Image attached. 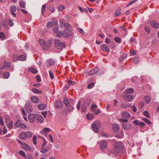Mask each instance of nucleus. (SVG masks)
<instances>
[{
	"instance_id": "nucleus-40",
	"label": "nucleus",
	"mask_w": 159,
	"mask_h": 159,
	"mask_svg": "<svg viewBox=\"0 0 159 159\" xmlns=\"http://www.w3.org/2000/svg\"><path fill=\"white\" fill-rule=\"evenodd\" d=\"M5 34L3 32H0V39L3 40H4L5 38Z\"/></svg>"
},
{
	"instance_id": "nucleus-47",
	"label": "nucleus",
	"mask_w": 159,
	"mask_h": 159,
	"mask_svg": "<svg viewBox=\"0 0 159 159\" xmlns=\"http://www.w3.org/2000/svg\"><path fill=\"white\" fill-rule=\"evenodd\" d=\"M60 22L61 27L62 28L64 26V24L65 23L66 21L64 20H60Z\"/></svg>"
},
{
	"instance_id": "nucleus-30",
	"label": "nucleus",
	"mask_w": 159,
	"mask_h": 159,
	"mask_svg": "<svg viewBox=\"0 0 159 159\" xmlns=\"http://www.w3.org/2000/svg\"><path fill=\"white\" fill-rule=\"evenodd\" d=\"M29 71L32 73L36 74L38 73V70L35 68L33 67H30L29 69Z\"/></svg>"
},
{
	"instance_id": "nucleus-16",
	"label": "nucleus",
	"mask_w": 159,
	"mask_h": 159,
	"mask_svg": "<svg viewBox=\"0 0 159 159\" xmlns=\"http://www.w3.org/2000/svg\"><path fill=\"white\" fill-rule=\"evenodd\" d=\"M100 147L101 150L105 149L107 147L106 142L105 141H102L100 144Z\"/></svg>"
},
{
	"instance_id": "nucleus-36",
	"label": "nucleus",
	"mask_w": 159,
	"mask_h": 159,
	"mask_svg": "<svg viewBox=\"0 0 159 159\" xmlns=\"http://www.w3.org/2000/svg\"><path fill=\"white\" fill-rule=\"evenodd\" d=\"M26 58V57L23 55L20 56L18 57V60L21 61H24L25 60Z\"/></svg>"
},
{
	"instance_id": "nucleus-35",
	"label": "nucleus",
	"mask_w": 159,
	"mask_h": 159,
	"mask_svg": "<svg viewBox=\"0 0 159 159\" xmlns=\"http://www.w3.org/2000/svg\"><path fill=\"white\" fill-rule=\"evenodd\" d=\"M19 4L20 7L22 8H25V3L22 0H20Z\"/></svg>"
},
{
	"instance_id": "nucleus-51",
	"label": "nucleus",
	"mask_w": 159,
	"mask_h": 159,
	"mask_svg": "<svg viewBox=\"0 0 159 159\" xmlns=\"http://www.w3.org/2000/svg\"><path fill=\"white\" fill-rule=\"evenodd\" d=\"M94 83H91L87 85V88L88 89H91L94 86Z\"/></svg>"
},
{
	"instance_id": "nucleus-14",
	"label": "nucleus",
	"mask_w": 159,
	"mask_h": 159,
	"mask_svg": "<svg viewBox=\"0 0 159 159\" xmlns=\"http://www.w3.org/2000/svg\"><path fill=\"white\" fill-rule=\"evenodd\" d=\"M121 115L122 117L125 119H127L130 117L129 113L127 111H123L121 112Z\"/></svg>"
},
{
	"instance_id": "nucleus-46",
	"label": "nucleus",
	"mask_w": 159,
	"mask_h": 159,
	"mask_svg": "<svg viewBox=\"0 0 159 159\" xmlns=\"http://www.w3.org/2000/svg\"><path fill=\"white\" fill-rule=\"evenodd\" d=\"M114 40L117 43H120L121 42L120 39L118 37H116L114 38Z\"/></svg>"
},
{
	"instance_id": "nucleus-42",
	"label": "nucleus",
	"mask_w": 159,
	"mask_h": 159,
	"mask_svg": "<svg viewBox=\"0 0 159 159\" xmlns=\"http://www.w3.org/2000/svg\"><path fill=\"white\" fill-rule=\"evenodd\" d=\"M127 57V55L126 54H124L122 57H120V58H119V61H122L123 60L125 59Z\"/></svg>"
},
{
	"instance_id": "nucleus-4",
	"label": "nucleus",
	"mask_w": 159,
	"mask_h": 159,
	"mask_svg": "<svg viewBox=\"0 0 159 159\" xmlns=\"http://www.w3.org/2000/svg\"><path fill=\"white\" fill-rule=\"evenodd\" d=\"M104 73L103 71L101 70H99L98 67H96L95 68L91 70L89 72V75H93L95 74L96 73L98 74V75H100Z\"/></svg>"
},
{
	"instance_id": "nucleus-53",
	"label": "nucleus",
	"mask_w": 159,
	"mask_h": 159,
	"mask_svg": "<svg viewBox=\"0 0 159 159\" xmlns=\"http://www.w3.org/2000/svg\"><path fill=\"white\" fill-rule=\"evenodd\" d=\"M37 137L35 136H34L33 138V142L34 144L36 145L37 144Z\"/></svg>"
},
{
	"instance_id": "nucleus-6",
	"label": "nucleus",
	"mask_w": 159,
	"mask_h": 159,
	"mask_svg": "<svg viewBox=\"0 0 159 159\" xmlns=\"http://www.w3.org/2000/svg\"><path fill=\"white\" fill-rule=\"evenodd\" d=\"M93 130L96 133L99 132V129L100 127V123L99 121H96L92 125Z\"/></svg>"
},
{
	"instance_id": "nucleus-52",
	"label": "nucleus",
	"mask_w": 159,
	"mask_h": 159,
	"mask_svg": "<svg viewBox=\"0 0 159 159\" xmlns=\"http://www.w3.org/2000/svg\"><path fill=\"white\" fill-rule=\"evenodd\" d=\"M19 154L21 156H22L24 158L25 157H26V155L25 154V153L24 152L22 151H20L19 152Z\"/></svg>"
},
{
	"instance_id": "nucleus-27",
	"label": "nucleus",
	"mask_w": 159,
	"mask_h": 159,
	"mask_svg": "<svg viewBox=\"0 0 159 159\" xmlns=\"http://www.w3.org/2000/svg\"><path fill=\"white\" fill-rule=\"evenodd\" d=\"M22 146L23 148L26 151H29L30 150V147L27 144H24L22 145Z\"/></svg>"
},
{
	"instance_id": "nucleus-5",
	"label": "nucleus",
	"mask_w": 159,
	"mask_h": 159,
	"mask_svg": "<svg viewBox=\"0 0 159 159\" xmlns=\"http://www.w3.org/2000/svg\"><path fill=\"white\" fill-rule=\"evenodd\" d=\"M64 102L65 105L67 107V112H69L74 110V107L70 105V103L67 98H64Z\"/></svg>"
},
{
	"instance_id": "nucleus-31",
	"label": "nucleus",
	"mask_w": 159,
	"mask_h": 159,
	"mask_svg": "<svg viewBox=\"0 0 159 159\" xmlns=\"http://www.w3.org/2000/svg\"><path fill=\"white\" fill-rule=\"evenodd\" d=\"M26 138H30L32 136V133L30 131H27L25 132Z\"/></svg>"
},
{
	"instance_id": "nucleus-3",
	"label": "nucleus",
	"mask_w": 159,
	"mask_h": 159,
	"mask_svg": "<svg viewBox=\"0 0 159 159\" xmlns=\"http://www.w3.org/2000/svg\"><path fill=\"white\" fill-rule=\"evenodd\" d=\"M118 121L120 122H122V126L125 129L129 130L130 129V125L127 123L128 120L127 119L120 118L118 119Z\"/></svg>"
},
{
	"instance_id": "nucleus-7",
	"label": "nucleus",
	"mask_w": 159,
	"mask_h": 159,
	"mask_svg": "<svg viewBox=\"0 0 159 159\" xmlns=\"http://www.w3.org/2000/svg\"><path fill=\"white\" fill-rule=\"evenodd\" d=\"M55 45L57 49H61L65 47V44L64 43L61 42L60 41L56 39L55 40Z\"/></svg>"
},
{
	"instance_id": "nucleus-41",
	"label": "nucleus",
	"mask_w": 159,
	"mask_h": 159,
	"mask_svg": "<svg viewBox=\"0 0 159 159\" xmlns=\"http://www.w3.org/2000/svg\"><path fill=\"white\" fill-rule=\"evenodd\" d=\"M16 7L15 6L11 7L10 10L11 12H15L16 10Z\"/></svg>"
},
{
	"instance_id": "nucleus-19",
	"label": "nucleus",
	"mask_w": 159,
	"mask_h": 159,
	"mask_svg": "<svg viewBox=\"0 0 159 159\" xmlns=\"http://www.w3.org/2000/svg\"><path fill=\"white\" fill-rule=\"evenodd\" d=\"M11 65V63L7 61H5L3 63V65H1V66L2 68H3V69L7 67L9 68Z\"/></svg>"
},
{
	"instance_id": "nucleus-11",
	"label": "nucleus",
	"mask_w": 159,
	"mask_h": 159,
	"mask_svg": "<svg viewBox=\"0 0 159 159\" xmlns=\"http://www.w3.org/2000/svg\"><path fill=\"white\" fill-rule=\"evenodd\" d=\"M101 48L103 51L107 53L109 52L110 51L108 46L105 44L102 45L101 46Z\"/></svg>"
},
{
	"instance_id": "nucleus-10",
	"label": "nucleus",
	"mask_w": 159,
	"mask_h": 159,
	"mask_svg": "<svg viewBox=\"0 0 159 159\" xmlns=\"http://www.w3.org/2000/svg\"><path fill=\"white\" fill-rule=\"evenodd\" d=\"M123 98L125 100L129 101H131L133 99L132 95L127 93H125L123 96Z\"/></svg>"
},
{
	"instance_id": "nucleus-1",
	"label": "nucleus",
	"mask_w": 159,
	"mask_h": 159,
	"mask_svg": "<svg viewBox=\"0 0 159 159\" xmlns=\"http://www.w3.org/2000/svg\"><path fill=\"white\" fill-rule=\"evenodd\" d=\"M123 144L120 142H117L115 143V147L111 151L112 153H114L115 155H116V153L119 152L122 150L123 148Z\"/></svg>"
},
{
	"instance_id": "nucleus-49",
	"label": "nucleus",
	"mask_w": 159,
	"mask_h": 159,
	"mask_svg": "<svg viewBox=\"0 0 159 159\" xmlns=\"http://www.w3.org/2000/svg\"><path fill=\"white\" fill-rule=\"evenodd\" d=\"M53 22H48L47 24V27L48 28H50L52 26Z\"/></svg>"
},
{
	"instance_id": "nucleus-17",
	"label": "nucleus",
	"mask_w": 159,
	"mask_h": 159,
	"mask_svg": "<svg viewBox=\"0 0 159 159\" xmlns=\"http://www.w3.org/2000/svg\"><path fill=\"white\" fill-rule=\"evenodd\" d=\"M52 41L51 40H48L46 43L45 47L43 48V49L46 50L49 48L52 45Z\"/></svg>"
},
{
	"instance_id": "nucleus-58",
	"label": "nucleus",
	"mask_w": 159,
	"mask_h": 159,
	"mask_svg": "<svg viewBox=\"0 0 159 159\" xmlns=\"http://www.w3.org/2000/svg\"><path fill=\"white\" fill-rule=\"evenodd\" d=\"M139 60L137 57H134L133 60V62L134 64L137 63L139 62Z\"/></svg>"
},
{
	"instance_id": "nucleus-43",
	"label": "nucleus",
	"mask_w": 159,
	"mask_h": 159,
	"mask_svg": "<svg viewBox=\"0 0 159 159\" xmlns=\"http://www.w3.org/2000/svg\"><path fill=\"white\" fill-rule=\"evenodd\" d=\"M144 29L145 31L148 34H149L151 31L150 29L148 26L145 25L144 27Z\"/></svg>"
},
{
	"instance_id": "nucleus-57",
	"label": "nucleus",
	"mask_w": 159,
	"mask_h": 159,
	"mask_svg": "<svg viewBox=\"0 0 159 159\" xmlns=\"http://www.w3.org/2000/svg\"><path fill=\"white\" fill-rule=\"evenodd\" d=\"M47 138L52 143H53V139L52 136L50 134H49L48 135V137H47Z\"/></svg>"
},
{
	"instance_id": "nucleus-59",
	"label": "nucleus",
	"mask_w": 159,
	"mask_h": 159,
	"mask_svg": "<svg viewBox=\"0 0 159 159\" xmlns=\"http://www.w3.org/2000/svg\"><path fill=\"white\" fill-rule=\"evenodd\" d=\"M18 57L16 54L14 55L13 56V61H17V60H18Z\"/></svg>"
},
{
	"instance_id": "nucleus-8",
	"label": "nucleus",
	"mask_w": 159,
	"mask_h": 159,
	"mask_svg": "<svg viewBox=\"0 0 159 159\" xmlns=\"http://www.w3.org/2000/svg\"><path fill=\"white\" fill-rule=\"evenodd\" d=\"M36 115L34 114H31L28 115V118L29 121L31 123H33L34 122L35 120L36 119Z\"/></svg>"
},
{
	"instance_id": "nucleus-12",
	"label": "nucleus",
	"mask_w": 159,
	"mask_h": 159,
	"mask_svg": "<svg viewBox=\"0 0 159 159\" xmlns=\"http://www.w3.org/2000/svg\"><path fill=\"white\" fill-rule=\"evenodd\" d=\"M151 26L156 29L159 28V23L154 20H152L150 22Z\"/></svg>"
},
{
	"instance_id": "nucleus-37",
	"label": "nucleus",
	"mask_w": 159,
	"mask_h": 159,
	"mask_svg": "<svg viewBox=\"0 0 159 159\" xmlns=\"http://www.w3.org/2000/svg\"><path fill=\"white\" fill-rule=\"evenodd\" d=\"M130 105L129 103H122L121 105V107L123 108H126L129 107Z\"/></svg>"
},
{
	"instance_id": "nucleus-34",
	"label": "nucleus",
	"mask_w": 159,
	"mask_h": 159,
	"mask_svg": "<svg viewBox=\"0 0 159 159\" xmlns=\"http://www.w3.org/2000/svg\"><path fill=\"white\" fill-rule=\"evenodd\" d=\"M21 122V121L20 120H17L15 124V127L16 128L20 127Z\"/></svg>"
},
{
	"instance_id": "nucleus-26",
	"label": "nucleus",
	"mask_w": 159,
	"mask_h": 159,
	"mask_svg": "<svg viewBox=\"0 0 159 159\" xmlns=\"http://www.w3.org/2000/svg\"><path fill=\"white\" fill-rule=\"evenodd\" d=\"M32 91L35 93H37L38 94H41L42 93V91L38 90L36 88H33L32 89Z\"/></svg>"
},
{
	"instance_id": "nucleus-45",
	"label": "nucleus",
	"mask_w": 159,
	"mask_h": 159,
	"mask_svg": "<svg viewBox=\"0 0 159 159\" xmlns=\"http://www.w3.org/2000/svg\"><path fill=\"white\" fill-rule=\"evenodd\" d=\"M120 14V9H118L117 10L116 12L115 13V16H119Z\"/></svg>"
},
{
	"instance_id": "nucleus-39",
	"label": "nucleus",
	"mask_w": 159,
	"mask_h": 159,
	"mask_svg": "<svg viewBox=\"0 0 159 159\" xmlns=\"http://www.w3.org/2000/svg\"><path fill=\"white\" fill-rule=\"evenodd\" d=\"M2 76L4 78L7 79L10 76V73L8 72H6L4 73Z\"/></svg>"
},
{
	"instance_id": "nucleus-60",
	"label": "nucleus",
	"mask_w": 159,
	"mask_h": 159,
	"mask_svg": "<svg viewBox=\"0 0 159 159\" xmlns=\"http://www.w3.org/2000/svg\"><path fill=\"white\" fill-rule=\"evenodd\" d=\"M79 9L80 11H81L83 13L84 11L86 12L87 11V10L85 8L82 9L81 8V7H79Z\"/></svg>"
},
{
	"instance_id": "nucleus-21",
	"label": "nucleus",
	"mask_w": 159,
	"mask_h": 159,
	"mask_svg": "<svg viewBox=\"0 0 159 159\" xmlns=\"http://www.w3.org/2000/svg\"><path fill=\"white\" fill-rule=\"evenodd\" d=\"M39 45L41 47H45L46 42L45 40L43 39H40L39 41Z\"/></svg>"
},
{
	"instance_id": "nucleus-54",
	"label": "nucleus",
	"mask_w": 159,
	"mask_h": 159,
	"mask_svg": "<svg viewBox=\"0 0 159 159\" xmlns=\"http://www.w3.org/2000/svg\"><path fill=\"white\" fill-rule=\"evenodd\" d=\"M97 108V106L95 104L92 105L91 106V110L93 111H94V109Z\"/></svg>"
},
{
	"instance_id": "nucleus-44",
	"label": "nucleus",
	"mask_w": 159,
	"mask_h": 159,
	"mask_svg": "<svg viewBox=\"0 0 159 159\" xmlns=\"http://www.w3.org/2000/svg\"><path fill=\"white\" fill-rule=\"evenodd\" d=\"M143 114L144 115V116H146L148 118H150V115H149V114L148 111H145L143 112Z\"/></svg>"
},
{
	"instance_id": "nucleus-20",
	"label": "nucleus",
	"mask_w": 159,
	"mask_h": 159,
	"mask_svg": "<svg viewBox=\"0 0 159 159\" xmlns=\"http://www.w3.org/2000/svg\"><path fill=\"white\" fill-rule=\"evenodd\" d=\"M50 130V129L48 128H45L42 130L40 132L42 134L46 136L47 134Z\"/></svg>"
},
{
	"instance_id": "nucleus-63",
	"label": "nucleus",
	"mask_w": 159,
	"mask_h": 159,
	"mask_svg": "<svg viewBox=\"0 0 159 159\" xmlns=\"http://www.w3.org/2000/svg\"><path fill=\"white\" fill-rule=\"evenodd\" d=\"M67 83L69 85H73L75 84V83L71 80H68Z\"/></svg>"
},
{
	"instance_id": "nucleus-18",
	"label": "nucleus",
	"mask_w": 159,
	"mask_h": 159,
	"mask_svg": "<svg viewBox=\"0 0 159 159\" xmlns=\"http://www.w3.org/2000/svg\"><path fill=\"white\" fill-rule=\"evenodd\" d=\"M37 122L38 123H41L43 122L44 119L41 115H38L36 117Z\"/></svg>"
},
{
	"instance_id": "nucleus-56",
	"label": "nucleus",
	"mask_w": 159,
	"mask_h": 159,
	"mask_svg": "<svg viewBox=\"0 0 159 159\" xmlns=\"http://www.w3.org/2000/svg\"><path fill=\"white\" fill-rule=\"evenodd\" d=\"M49 75H50V76L51 78L52 79H53L54 78L53 73L51 70H50L49 71Z\"/></svg>"
},
{
	"instance_id": "nucleus-55",
	"label": "nucleus",
	"mask_w": 159,
	"mask_h": 159,
	"mask_svg": "<svg viewBox=\"0 0 159 159\" xmlns=\"http://www.w3.org/2000/svg\"><path fill=\"white\" fill-rule=\"evenodd\" d=\"M7 126L9 129H11L13 126V122L12 121H11L9 123H8Z\"/></svg>"
},
{
	"instance_id": "nucleus-15",
	"label": "nucleus",
	"mask_w": 159,
	"mask_h": 159,
	"mask_svg": "<svg viewBox=\"0 0 159 159\" xmlns=\"http://www.w3.org/2000/svg\"><path fill=\"white\" fill-rule=\"evenodd\" d=\"M63 103L62 101L59 100L56 102L55 104V106L58 108H61L63 106Z\"/></svg>"
},
{
	"instance_id": "nucleus-2",
	"label": "nucleus",
	"mask_w": 159,
	"mask_h": 159,
	"mask_svg": "<svg viewBox=\"0 0 159 159\" xmlns=\"http://www.w3.org/2000/svg\"><path fill=\"white\" fill-rule=\"evenodd\" d=\"M71 34V32L68 29L64 30L62 32H60V33L57 34V37L60 38L63 36L65 38H67L70 36Z\"/></svg>"
},
{
	"instance_id": "nucleus-23",
	"label": "nucleus",
	"mask_w": 159,
	"mask_h": 159,
	"mask_svg": "<svg viewBox=\"0 0 159 159\" xmlns=\"http://www.w3.org/2000/svg\"><path fill=\"white\" fill-rule=\"evenodd\" d=\"M143 101L145 102L146 104H148L150 102V98L148 96L146 95L144 98Z\"/></svg>"
},
{
	"instance_id": "nucleus-64",
	"label": "nucleus",
	"mask_w": 159,
	"mask_h": 159,
	"mask_svg": "<svg viewBox=\"0 0 159 159\" xmlns=\"http://www.w3.org/2000/svg\"><path fill=\"white\" fill-rule=\"evenodd\" d=\"M25 158V159H33L32 156L30 154L28 155L27 157L26 156Z\"/></svg>"
},
{
	"instance_id": "nucleus-25",
	"label": "nucleus",
	"mask_w": 159,
	"mask_h": 159,
	"mask_svg": "<svg viewBox=\"0 0 159 159\" xmlns=\"http://www.w3.org/2000/svg\"><path fill=\"white\" fill-rule=\"evenodd\" d=\"M47 105L45 104H41L38 105V108L41 110L45 109L47 107Z\"/></svg>"
},
{
	"instance_id": "nucleus-13",
	"label": "nucleus",
	"mask_w": 159,
	"mask_h": 159,
	"mask_svg": "<svg viewBox=\"0 0 159 159\" xmlns=\"http://www.w3.org/2000/svg\"><path fill=\"white\" fill-rule=\"evenodd\" d=\"M54 63L55 61L53 59H50L47 60L46 62L45 65L47 67H48L51 65H54Z\"/></svg>"
},
{
	"instance_id": "nucleus-29",
	"label": "nucleus",
	"mask_w": 159,
	"mask_h": 159,
	"mask_svg": "<svg viewBox=\"0 0 159 159\" xmlns=\"http://www.w3.org/2000/svg\"><path fill=\"white\" fill-rule=\"evenodd\" d=\"M48 149L46 148L45 146H42L40 151L42 153H45L48 151Z\"/></svg>"
},
{
	"instance_id": "nucleus-62",
	"label": "nucleus",
	"mask_w": 159,
	"mask_h": 159,
	"mask_svg": "<svg viewBox=\"0 0 159 159\" xmlns=\"http://www.w3.org/2000/svg\"><path fill=\"white\" fill-rule=\"evenodd\" d=\"M64 26L65 28L66 29H67L68 28H69V27H70V25L69 24V23H65L64 24Z\"/></svg>"
},
{
	"instance_id": "nucleus-33",
	"label": "nucleus",
	"mask_w": 159,
	"mask_h": 159,
	"mask_svg": "<svg viewBox=\"0 0 159 159\" xmlns=\"http://www.w3.org/2000/svg\"><path fill=\"white\" fill-rule=\"evenodd\" d=\"M141 119L148 125H150L151 124V121L146 118L143 117L141 118Z\"/></svg>"
},
{
	"instance_id": "nucleus-61",
	"label": "nucleus",
	"mask_w": 159,
	"mask_h": 159,
	"mask_svg": "<svg viewBox=\"0 0 159 159\" xmlns=\"http://www.w3.org/2000/svg\"><path fill=\"white\" fill-rule=\"evenodd\" d=\"M26 127V126L25 124L24 123H21L20 127V128L21 129H25Z\"/></svg>"
},
{
	"instance_id": "nucleus-22",
	"label": "nucleus",
	"mask_w": 159,
	"mask_h": 159,
	"mask_svg": "<svg viewBox=\"0 0 159 159\" xmlns=\"http://www.w3.org/2000/svg\"><path fill=\"white\" fill-rule=\"evenodd\" d=\"M119 125L117 124H114L112 126V128L113 130L116 132H118L119 129Z\"/></svg>"
},
{
	"instance_id": "nucleus-32",
	"label": "nucleus",
	"mask_w": 159,
	"mask_h": 159,
	"mask_svg": "<svg viewBox=\"0 0 159 159\" xmlns=\"http://www.w3.org/2000/svg\"><path fill=\"white\" fill-rule=\"evenodd\" d=\"M87 119L89 120H91L94 118V115L92 114H88L86 116Z\"/></svg>"
},
{
	"instance_id": "nucleus-9",
	"label": "nucleus",
	"mask_w": 159,
	"mask_h": 159,
	"mask_svg": "<svg viewBox=\"0 0 159 159\" xmlns=\"http://www.w3.org/2000/svg\"><path fill=\"white\" fill-rule=\"evenodd\" d=\"M25 108L27 112H31L32 111V108L30 103H27L25 105Z\"/></svg>"
},
{
	"instance_id": "nucleus-24",
	"label": "nucleus",
	"mask_w": 159,
	"mask_h": 159,
	"mask_svg": "<svg viewBox=\"0 0 159 159\" xmlns=\"http://www.w3.org/2000/svg\"><path fill=\"white\" fill-rule=\"evenodd\" d=\"M31 101L34 103H37L39 101V98L36 96H33L31 98Z\"/></svg>"
},
{
	"instance_id": "nucleus-38",
	"label": "nucleus",
	"mask_w": 159,
	"mask_h": 159,
	"mask_svg": "<svg viewBox=\"0 0 159 159\" xmlns=\"http://www.w3.org/2000/svg\"><path fill=\"white\" fill-rule=\"evenodd\" d=\"M134 92V90L132 88H129L127 89L125 91V93H133Z\"/></svg>"
},
{
	"instance_id": "nucleus-50",
	"label": "nucleus",
	"mask_w": 159,
	"mask_h": 159,
	"mask_svg": "<svg viewBox=\"0 0 159 159\" xmlns=\"http://www.w3.org/2000/svg\"><path fill=\"white\" fill-rule=\"evenodd\" d=\"M65 9V7L62 5H60L58 7V9L60 11H62Z\"/></svg>"
},
{
	"instance_id": "nucleus-48",
	"label": "nucleus",
	"mask_w": 159,
	"mask_h": 159,
	"mask_svg": "<svg viewBox=\"0 0 159 159\" xmlns=\"http://www.w3.org/2000/svg\"><path fill=\"white\" fill-rule=\"evenodd\" d=\"M53 30L55 33L57 34V35L60 33V32H58L59 27L58 26H56V27L54 28L53 29Z\"/></svg>"
},
{
	"instance_id": "nucleus-28",
	"label": "nucleus",
	"mask_w": 159,
	"mask_h": 159,
	"mask_svg": "<svg viewBox=\"0 0 159 159\" xmlns=\"http://www.w3.org/2000/svg\"><path fill=\"white\" fill-rule=\"evenodd\" d=\"M26 138V137L25 132H22L20 133V138L21 139H25Z\"/></svg>"
}]
</instances>
